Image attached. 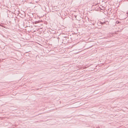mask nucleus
Masks as SVG:
<instances>
[{
	"mask_svg": "<svg viewBox=\"0 0 128 128\" xmlns=\"http://www.w3.org/2000/svg\"><path fill=\"white\" fill-rule=\"evenodd\" d=\"M120 23V22L119 21H117L116 22V23L117 24H119Z\"/></svg>",
	"mask_w": 128,
	"mask_h": 128,
	"instance_id": "1",
	"label": "nucleus"
}]
</instances>
